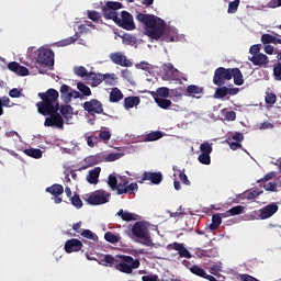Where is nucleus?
I'll list each match as a JSON object with an SVG mask.
<instances>
[{"mask_svg": "<svg viewBox=\"0 0 281 281\" xmlns=\"http://www.w3.org/2000/svg\"><path fill=\"white\" fill-rule=\"evenodd\" d=\"M138 23L145 25V34L154 41H159L166 32V22L161 18H157L153 14L137 13L135 16Z\"/></svg>", "mask_w": 281, "mask_h": 281, "instance_id": "nucleus-1", "label": "nucleus"}, {"mask_svg": "<svg viewBox=\"0 0 281 281\" xmlns=\"http://www.w3.org/2000/svg\"><path fill=\"white\" fill-rule=\"evenodd\" d=\"M38 98L42 101L37 102L36 106L41 115H54L60 111V103L58 102L60 93L56 89L50 88L46 92H40Z\"/></svg>", "mask_w": 281, "mask_h": 281, "instance_id": "nucleus-2", "label": "nucleus"}, {"mask_svg": "<svg viewBox=\"0 0 281 281\" xmlns=\"http://www.w3.org/2000/svg\"><path fill=\"white\" fill-rule=\"evenodd\" d=\"M116 258H120L117 260ZM113 257V255H104L103 262H105V267L109 265V267H115L117 271H121V273H133V269H139V259H133L131 256L126 255H117Z\"/></svg>", "mask_w": 281, "mask_h": 281, "instance_id": "nucleus-3", "label": "nucleus"}, {"mask_svg": "<svg viewBox=\"0 0 281 281\" xmlns=\"http://www.w3.org/2000/svg\"><path fill=\"white\" fill-rule=\"evenodd\" d=\"M108 186L111 190H116L117 194H135V191L139 190L137 182L128 184V180L124 179L117 184V177L110 175L108 177Z\"/></svg>", "mask_w": 281, "mask_h": 281, "instance_id": "nucleus-4", "label": "nucleus"}, {"mask_svg": "<svg viewBox=\"0 0 281 281\" xmlns=\"http://www.w3.org/2000/svg\"><path fill=\"white\" fill-rule=\"evenodd\" d=\"M54 50L50 48H42L38 52L36 69H38L40 74H47L49 69H54Z\"/></svg>", "mask_w": 281, "mask_h": 281, "instance_id": "nucleus-5", "label": "nucleus"}, {"mask_svg": "<svg viewBox=\"0 0 281 281\" xmlns=\"http://www.w3.org/2000/svg\"><path fill=\"white\" fill-rule=\"evenodd\" d=\"M132 234L136 238H139L140 245H144L145 247H153L155 245L150 237V231L144 222H136L132 227Z\"/></svg>", "mask_w": 281, "mask_h": 281, "instance_id": "nucleus-6", "label": "nucleus"}, {"mask_svg": "<svg viewBox=\"0 0 281 281\" xmlns=\"http://www.w3.org/2000/svg\"><path fill=\"white\" fill-rule=\"evenodd\" d=\"M83 201H87L88 205H104L111 201V193L104 190H97L83 198Z\"/></svg>", "mask_w": 281, "mask_h": 281, "instance_id": "nucleus-7", "label": "nucleus"}, {"mask_svg": "<svg viewBox=\"0 0 281 281\" xmlns=\"http://www.w3.org/2000/svg\"><path fill=\"white\" fill-rule=\"evenodd\" d=\"M226 80H232V68L218 67L214 71L213 85L216 87H223Z\"/></svg>", "mask_w": 281, "mask_h": 281, "instance_id": "nucleus-8", "label": "nucleus"}, {"mask_svg": "<svg viewBox=\"0 0 281 281\" xmlns=\"http://www.w3.org/2000/svg\"><path fill=\"white\" fill-rule=\"evenodd\" d=\"M115 24L119 27H122L123 30H127V31L135 30V22L133 21V14H131L128 11H122L121 18L116 20Z\"/></svg>", "mask_w": 281, "mask_h": 281, "instance_id": "nucleus-9", "label": "nucleus"}, {"mask_svg": "<svg viewBox=\"0 0 281 281\" xmlns=\"http://www.w3.org/2000/svg\"><path fill=\"white\" fill-rule=\"evenodd\" d=\"M83 109L90 115H93V113H95L97 115L104 113V106L102 105V102H100L98 99L86 101L83 103Z\"/></svg>", "mask_w": 281, "mask_h": 281, "instance_id": "nucleus-10", "label": "nucleus"}, {"mask_svg": "<svg viewBox=\"0 0 281 281\" xmlns=\"http://www.w3.org/2000/svg\"><path fill=\"white\" fill-rule=\"evenodd\" d=\"M49 115L45 119L44 126L48 127H56V128H64L65 127V120L63 119V115L60 113L55 112L53 114H46Z\"/></svg>", "mask_w": 281, "mask_h": 281, "instance_id": "nucleus-11", "label": "nucleus"}, {"mask_svg": "<svg viewBox=\"0 0 281 281\" xmlns=\"http://www.w3.org/2000/svg\"><path fill=\"white\" fill-rule=\"evenodd\" d=\"M144 181H150L154 186H159L164 181V175L160 171H144L138 183H144Z\"/></svg>", "mask_w": 281, "mask_h": 281, "instance_id": "nucleus-12", "label": "nucleus"}, {"mask_svg": "<svg viewBox=\"0 0 281 281\" xmlns=\"http://www.w3.org/2000/svg\"><path fill=\"white\" fill-rule=\"evenodd\" d=\"M167 249H173V251H178L179 258H187L188 260L192 258V252H190V250L186 248L184 244L175 241L172 244H169L167 246Z\"/></svg>", "mask_w": 281, "mask_h": 281, "instance_id": "nucleus-13", "label": "nucleus"}, {"mask_svg": "<svg viewBox=\"0 0 281 281\" xmlns=\"http://www.w3.org/2000/svg\"><path fill=\"white\" fill-rule=\"evenodd\" d=\"M110 60L120 67H133V63L122 53L110 54Z\"/></svg>", "mask_w": 281, "mask_h": 281, "instance_id": "nucleus-14", "label": "nucleus"}, {"mask_svg": "<svg viewBox=\"0 0 281 281\" xmlns=\"http://www.w3.org/2000/svg\"><path fill=\"white\" fill-rule=\"evenodd\" d=\"M278 210H279L278 204H276V203L268 204L260 210L259 216L262 221H265L267 218H271V216H273V214H276V212H278Z\"/></svg>", "mask_w": 281, "mask_h": 281, "instance_id": "nucleus-15", "label": "nucleus"}, {"mask_svg": "<svg viewBox=\"0 0 281 281\" xmlns=\"http://www.w3.org/2000/svg\"><path fill=\"white\" fill-rule=\"evenodd\" d=\"M82 249V241L80 239H68L65 244L66 254H74V251H80Z\"/></svg>", "mask_w": 281, "mask_h": 281, "instance_id": "nucleus-16", "label": "nucleus"}, {"mask_svg": "<svg viewBox=\"0 0 281 281\" xmlns=\"http://www.w3.org/2000/svg\"><path fill=\"white\" fill-rule=\"evenodd\" d=\"M252 65L256 67H265V65H268L269 63V57L262 53H259L258 55H252L251 57L248 58Z\"/></svg>", "mask_w": 281, "mask_h": 281, "instance_id": "nucleus-17", "label": "nucleus"}, {"mask_svg": "<svg viewBox=\"0 0 281 281\" xmlns=\"http://www.w3.org/2000/svg\"><path fill=\"white\" fill-rule=\"evenodd\" d=\"M203 87H199L196 85H190L187 87V93L191 98H196L199 100L200 98H203Z\"/></svg>", "mask_w": 281, "mask_h": 281, "instance_id": "nucleus-18", "label": "nucleus"}, {"mask_svg": "<svg viewBox=\"0 0 281 281\" xmlns=\"http://www.w3.org/2000/svg\"><path fill=\"white\" fill-rule=\"evenodd\" d=\"M234 78V83L237 87H243L245 85V79L243 78V72L239 68H231V79Z\"/></svg>", "mask_w": 281, "mask_h": 281, "instance_id": "nucleus-19", "label": "nucleus"}, {"mask_svg": "<svg viewBox=\"0 0 281 281\" xmlns=\"http://www.w3.org/2000/svg\"><path fill=\"white\" fill-rule=\"evenodd\" d=\"M100 172H102V169L100 167H95L94 169L90 170L87 176L88 183L97 186L100 179Z\"/></svg>", "mask_w": 281, "mask_h": 281, "instance_id": "nucleus-20", "label": "nucleus"}, {"mask_svg": "<svg viewBox=\"0 0 281 281\" xmlns=\"http://www.w3.org/2000/svg\"><path fill=\"white\" fill-rule=\"evenodd\" d=\"M150 95L154 98V100L170 98V89L167 87H160L156 89V91H151Z\"/></svg>", "mask_w": 281, "mask_h": 281, "instance_id": "nucleus-21", "label": "nucleus"}, {"mask_svg": "<svg viewBox=\"0 0 281 281\" xmlns=\"http://www.w3.org/2000/svg\"><path fill=\"white\" fill-rule=\"evenodd\" d=\"M59 92L63 102H65V104H69V102H71V87L64 83L61 85Z\"/></svg>", "mask_w": 281, "mask_h": 281, "instance_id": "nucleus-22", "label": "nucleus"}, {"mask_svg": "<svg viewBox=\"0 0 281 281\" xmlns=\"http://www.w3.org/2000/svg\"><path fill=\"white\" fill-rule=\"evenodd\" d=\"M142 99L139 97L131 95L124 99V108L126 110L139 106Z\"/></svg>", "mask_w": 281, "mask_h": 281, "instance_id": "nucleus-23", "label": "nucleus"}, {"mask_svg": "<svg viewBox=\"0 0 281 281\" xmlns=\"http://www.w3.org/2000/svg\"><path fill=\"white\" fill-rule=\"evenodd\" d=\"M88 79L91 80V87H98V85H102V82H104V75L100 72H89Z\"/></svg>", "mask_w": 281, "mask_h": 281, "instance_id": "nucleus-24", "label": "nucleus"}, {"mask_svg": "<svg viewBox=\"0 0 281 281\" xmlns=\"http://www.w3.org/2000/svg\"><path fill=\"white\" fill-rule=\"evenodd\" d=\"M46 192L48 194H52V196H60V194H63V192H65V188L63 187V184L55 183V184L46 188Z\"/></svg>", "mask_w": 281, "mask_h": 281, "instance_id": "nucleus-25", "label": "nucleus"}, {"mask_svg": "<svg viewBox=\"0 0 281 281\" xmlns=\"http://www.w3.org/2000/svg\"><path fill=\"white\" fill-rule=\"evenodd\" d=\"M245 212V206L237 205L232 207L231 210L226 211L225 213H222L223 218H227V216H238Z\"/></svg>", "mask_w": 281, "mask_h": 281, "instance_id": "nucleus-26", "label": "nucleus"}, {"mask_svg": "<svg viewBox=\"0 0 281 281\" xmlns=\"http://www.w3.org/2000/svg\"><path fill=\"white\" fill-rule=\"evenodd\" d=\"M102 161H104V154H97L86 158V164H88L89 167L98 166V164H102Z\"/></svg>", "mask_w": 281, "mask_h": 281, "instance_id": "nucleus-27", "label": "nucleus"}, {"mask_svg": "<svg viewBox=\"0 0 281 281\" xmlns=\"http://www.w3.org/2000/svg\"><path fill=\"white\" fill-rule=\"evenodd\" d=\"M116 216H120L122 221H125L126 223H131V221H137V215H135L134 213L124 211L123 209H121L116 213Z\"/></svg>", "mask_w": 281, "mask_h": 281, "instance_id": "nucleus-28", "label": "nucleus"}, {"mask_svg": "<svg viewBox=\"0 0 281 281\" xmlns=\"http://www.w3.org/2000/svg\"><path fill=\"white\" fill-rule=\"evenodd\" d=\"M124 99V93L119 88H112L110 92V102L115 103Z\"/></svg>", "mask_w": 281, "mask_h": 281, "instance_id": "nucleus-29", "label": "nucleus"}, {"mask_svg": "<svg viewBox=\"0 0 281 281\" xmlns=\"http://www.w3.org/2000/svg\"><path fill=\"white\" fill-rule=\"evenodd\" d=\"M161 137H164V132H150L144 136V142H157V139H161Z\"/></svg>", "mask_w": 281, "mask_h": 281, "instance_id": "nucleus-30", "label": "nucleus"}, {"mask_svg": "<svg viewBox=\"0 0 281 281\" xmlns=\"http://www.w3.org/2000/svg\"><path fill=\"white\" fill-rule=\"evenodd\" d=\"M102 12H103L104 19L110 20V21H114L115 23H117V19H120V16H117V13L115 11L104 7Z\"/></svg>", "mask_w": 281, "mask_h": 281, "instance_id": "nucleus-31", "label": "nucleus"}, {"mask_svg": "<svg viewBox=\"0 0 281 281\" xmlns=\"http://www.w3.org/2000/svg\"><path fill=\"white\" fill-rule=\"evenodd\" d=\"M59 110H60L63 117H65L66 120L71 119V116L74 115V108L69 104L61 105L59 108Z\"/></svg>", "mask_w": 281, "mask_h": 281, "instance_id": "nucleus-32", "label": "nucleus"}, {"mask_svg": "<svg viewBox=\"0 0 281 281\" xmlns=\"http://www.w3.org/2000/svg\"><path fill=\"white\" fill-rule=\"evenodd\" d=\"M24 155H27V157H32L33 159H41V157H43V150L29 148L24 150Z\"/></svg>", "mask_w": 281, "mask_h": 281, "instance_id": "nucleus-33", "label": "nucleus"}, {"mask_svg": "<svg viewBox=\"0 0 281 281\" xmlns=\"http://www.w3.org/2000/svg\"><path fill=\"white\" fill-rule=\"evenodd\" d=\"M223 213L221 214H214L212 216V224L210 226V229L214 231V229H218V227H221V223H223Z\"/></svg>", "mask_w": 281, "mask_h": 281, "instance_id": "nucleus-34", "label": "nucleus"}, {"mask_svg": "<svg viewBox=\"0 0 281 281\" xmlns=\"http://www.w3.org/2000/svg\"><path fill=\"white\" fill-rule=\"evenodd\" d=\"M124 157V154L122 153H110L108 155L103 154V161H117V159H122Z\"/></svg>", "mask_w": 281, "mask_h": 281, "instance_id": "nucleus-35", "label": "nucleus"}, {"mask_svg": "<svg viewBox=\"0 0 281 281\" xmlns=\"http://www.w3.org/2000/svg\"><path fill=\"white\" fill-rule=\"evenodd\" d=\"M260 194H262V191H260V189H255L252 191H246L244 198L247 199V201H252V199H258Z\"/></svg>", "mask_w": 281, "mask_h": 281, "instance_id": "nucleus-36", "label": "nucleus"}, {"mask_svg": "<svg viewBox=\"0 0 281 281\" xmlns=\"http://www.w3.org/2000/svg\"><path fill=\"white\" fill-rule=\"evenodd\" d=\"M74 74L79 76V78H89V71L87 68H85V66H76L74 68Z\"/></svg>", "mask_w": 281, "mask_h": 281, "instance_id": "nucleus-37", "label": "nucleus"}, {"mask_svg": "<svg viewBox=\"0 0 281 281\" xmlns=\"http://www.w3.org/2000/svg\"><path fill=\"white\" fill-rule=\"evenodd\" d=\"M104 238L108 243H111L112 245H116V243H120V240H121L119 235H115L111 232H106L104 234Z\"/></svg>", "mask_w": 281, "mask_h": 281, "instance_id": "nucleus-38", "label": "nucleus"}, {"mask_svg": "<svg viewBox=\"0 0 281 281\" xmlns=\"http://www.w3.org/2000/svg\"><path fill=\"white\" fill-rule=\"evenodd\" d=\"M156 104H158V106L160 109H170V106L172 105V101L164 98V99H154Z\"/></svg>", "mask_w": 281, "mask_h": 281, "instance_id": "nucleus-39", "label": "nucleus"}, {"mask_svg": "<svg viewBox=\"0 0 281 281\" xmlns=\"http://www.w3.org/2000/svg\"><path fill=\"white\" fill-rule=\"evenodd\" d=\"M227 95V87H220L215 90L214 98L216 100H223Z\"/></svg>", "mask_w": 281, "mask_h": 281, "instance_id": "nucleus-40", "label": "nucleus"}, {"mask_svg": "<svg viewBox=\"0 0 281 281\" xmlns=\"http://www.w3.org/2000/svg\"><path fill=\"white\" fill-rule=\"evenodd\" d=\"M77 89L78 91H80V93H82V95H91V88H89V86L82 83V82H78L77 83Z\"/></svg>", "mask_w": 281, "mask_h": 281, "instance_id": "nucleus-41", "label": "nucleus"}, {"mask_svg": "<svg viewBox=\"0 0 281 281\" xmlns=\"http://www.w3.org/2000/svg\"><path fill=\"white\" fill-rule=\"evenodd\" d=\"M198 160L204 166H210L212 164V157L210 156V154L201 153L198 157Z\"/></svg>", "mask_w": 281, "mask_h": 281, "instance_id": "nucleus-42", "label": "nucleus"}, {"mask_svg": "<svg viewBox=\"0 0 281 281\" xmlns=\"http://www.w3.org/2000/svg\"><path fill=\"white\" fill-rule=\"evenodd\" d=\"M238 5H240V0H234L228 3V14H236L238 12Z\"/></svg>", "mask_w": 281, "mask_h": 281, "instance_id": "nucleus-43", "label": "nucleus"}, {"mask_svg": "<svg viewBox=\"0 0 281 281\" xmlns=\"http://www.w3.org/2000/svg\"><path fill=\"white\" fill-rule=\"evenodd\" d=\"M190 271L193 273V276H198V278H205V270L199 266L191 267Z\"/></svg>", "mask_w": 281, "mask_h": 281, "instance_id": "nucleus-44", "label": "nucleus"}, {"mask_svg": "<svg viewBox=\"0 0 281 281\" xmlns=\"http://www.w3.org/2000/svg\"><path fill=\"white\" fill-rule=\"evenodd\" d=\"M200 150L202 154H205V155H212V144L209 143V142H204L200 145Z\"/></svg>", "mask_w": 281, "mask_h": 281, "instance_id": "nucleus-45", "label": "nucleus"}, {"mask_svg": "<svg viewBox=\"0 0 281 281\" xmlns=\"http://www.w3.org/2000/svg\"><path fill=\"white\" fill-rule=\"evenodd\" d=\"M70 203L74 205V207H77V210L82 207V200L80 199L79 194H74V196L70 198Z\"/></svg>", "mask_w": 281, "mask_h": 281, "instance_id": "nucleus-46", "label": "nucleus"}, {"mask_svg": "<svg viewBox=\"0 0 281 281\" xmlns=\"http://www.w3.org/2000/svg\"><path fill=\"white\" fill-rule=\"evenodd\" d=\"M232 139H234V142L240 144V142H243L245 139V135H243V133H240V132H237L233 136H228L226 138V142H232Z\"/></svg>", "mask_w": 281, "mask_h": 281, "instance_id": "nucleus-47", "label": "nucleus"}, {"mask_svg": "<svg viewBox=\"0 0 281 281\" xmlns=\"http://www.w3.org/2000/svg\"><path fill=\"white\" fill-rule=\"evenodd\" d=\"M105 8H108V10H112L115 12V10H122V3L109 1V2H106Z\"/></svg>", "mask_w": 281, "mask_h": 281, "instance_id": "nucleus-48", "label": "nucleus"}, {"mask_svg": "<svg viewBox=\"0 0 281 281\" xmlns=\"http://www.w3.org/2000/svg\"><path fill=\"white\" fill-rule=\"evenodd\" d=\"M88 19H90V21H93L95 23L100 21V19H102V15H100V12L98 11H88Z\"/></svg>", "mask_w": 281, "mask_h": 281, "instance_id": "nucleus-49", "label": "nucleus"}, {"mask_svg": "<svg viewBox=\"0 0 281 281\" xmlns=\"http://www.w3.org/2000/svg\"><path fill=\"white\" fill-rule=\"evenodd\" d=\"M76 43V38L74 37H68V38H65V40H61L57 43L58 47H67V45H71Z\"/></svg>", "mask_w": 281, "mask_h": 281, "instance_id": "nucleus-50", "label": "nucleus"}, {"mask_svg": "<svg viewBox=\"0 0 281 281\" xmlns=\"http://www.w3.org/2000/svg\"><path fill=\"white\" fill-rule=\"evenodd\" d=\"M273 76L276 80L281 81V61L273 67Z\"/></svg>", "mask_w": 281, "mask_h": 281, "instance_id": "nucleus-51", "label": "nucleus"}, {"mask_svg": "<svg viewBox=\"0 0 281 281\" xmlns=\"http://www.w3.org/2000/svg\"><path fill=\"white\" fill-rule=\"evenodd\" d=\"M261 43L263 45H269L270 43H273V35L269 33L261 35Z\"/></svg>", "mask_w": 281, "mask_h": 281, "instance_id": "nucleus-52", "label": "nucleus"}, {"mask_svg": "<svg viewBox=\"0 0 281 281\" xmlns=\"http://www.w3.org/2000/svg\"><path fill=\"white\" fill-rule=\"evenodd\" d=\"M15 74L18 76H23V77L30 76V69H27V67L25 66H21L20 64V66L18 67V71Z\"/></svg>", "mask_w": 281, "mask_h": 281, "instance_id": "nucleus-53", "label": "nucleus"}, {"mask_svg": "<svg viewBox=\"0 0 281 281\" xmlns=\"http://www.w3.org/2000/svg\"><path fill=\"white\" fill-rule=\"evenodd\" d=\"M178 36L175 34V32H169V34H166L164 36V41L166 43H175L177 41Z\"/></svg>", "mask_w": 281, "mask_h": 281, "instance_id": "nucleus-54", "label": "nucleus"}, {"mask_svg": "<svg viewBox=\"0 0 281 281\" xmlns=\"http://www.w3.org/2000/svg\"><path fill=\"white\" fill-rule=\"evenodd\" d=\"M262 48L261 44H255L250 47L249 49V54H251L252 56H257L258 54H260V49Z\"/></svg>", "mask_w": 281, "mask_h": 281, "instance_id": "nucleus-55", "label": "nucleus"}, {"mask_svg": "<svg viewBox=\"0 0 281 281\" xmlns=\"http://www.w3.org/2000/svg\"><path fill=\"white\" fill-rule=\"evenodd\" d=\"M81 236L83 238H88V240H95V235L90 229H85L81 232Z\"/></svg>", "mask_w": 281, "mask_h": 281, "instance_id": "nucleus-56", "label": "nucleus"}, {"mask_svg": "<svg viewBox=\"0 0 281 281\" xmlns=\"http://www.w3.org/2000/svg\"><path fill=\"white\" fill-rule=\"evenodd\" d=\"M99 137L100 139H102L103 142H109L111 139V132L104 130V131H101L99 133Z\"/></svg>", "mask_w": 281, "mask_h": 281, "instance_id": "nucleus-57", "label": "nucleus"}, {"mask_svg": "<svg viewBox=\"0 0 281 281\" xmlns=\"http://www.w3.org/2000/svg\"><path fill=\"white\" fill-rule=\"evenodd\" d=\"M114 75H109V74H105L103 75V80L105 82V85H110V86H113L115 85V77H113Z\"/></svg>", "mask_w": 281, "mask_h": 281, "instance_id": "nucleus-58", "label": "nucleus"}, {"mask_svg": "<svg viewBox=\"0 0 281 281\" xmlns=\"http://www.w3.org/2000/svg\"><path fill=\"white\" fill-rule=\"evenodd\" d=\"M179 179L181 181V183H183L184 186H190V180L188 179V176L186 175V171H179Z\"/></svg>", "mask_w": 281, "mask_h": 281, "instance_id": "nucleus-59", "label": "nucleus"}, {"mask_svg": "<svg viewBox=\"0 0 281 281\" xmlns=\"http://www.w3.org/2000/svg\"><path fill=\"white\" fill-rule=\"evenodd\" d=\"M9 95L10 98H21L23 95V92L18 88H13L10 90Z\"/></svg>", "mask_w": 281, "mask_h": 281, "instance_id": "nucleus-60", "label": "nucleus"}, {"mask_svg": "<svg viewBox=\"0 0 281 281\" xmlns=\"http://www.w3.org/2000/svg\"><path fill=\"white\" fill-rule=\"evenodd\" d=\"M87 144L90 148H93L98 144V136H88Z\"/></svg>", "mask_w": 281, "mask_h": 281, "instance_id": "nucleus-61", "label": "nucleus"}, {"mask_svg": "<svg viewBox=\"0 0 281 281\" xmlns=\"http://www.w3.org/2000/svg\"><path fill=\"white\" fill-rule=\"evenodd\" d=\"M1 106H14V103L10 100L8 97H2L1 98Z\"/></svg>", "mask_w": 281, "mask_h": 281, "instance_id": "nucleus-62", "label": "nucleus"}, {"mask_svg": "<svg viewBox=\"0 0 281 281\" xmlns=\"http://www.w3.org/2000/svg\"><path fill=\"white\" fill-rule=\"evenodd\" d=\"M267 8H271V9L281 8V0H270L267 4Z\"/></svg>", "mask_w": 281, "mask_h": 281, "instance_id": "nucleus-63", "label": "nucleus"}, {"mask_svg": "<svg viewBox=\"0 0 281 281\" xmlns=\"http://www.w3.org/2000/svg\"><path fill=\"white\" fill-rule=\"evenodd\" d=\"M143 281H159V277L157 274H148L142 277Z\"/></svg>", "mask_w": 281, "mask_h": 281, "instance_id": "nucleus-64", "label": "nucleus"}]
</instances>
